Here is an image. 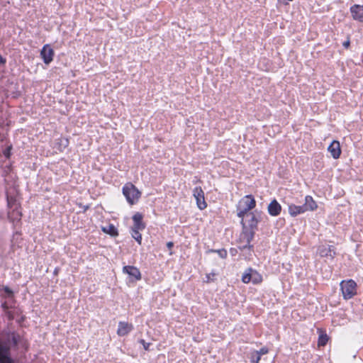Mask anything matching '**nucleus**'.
Segmentation results:
<instances>
[{
  "label": "nucleus",
  "instance_id": "29",
  "mask_svg": "<svg viewBox=\"0 0 363 363\" xmlns=\"http://www.w3.org/2000/svg\"><path fill=\"white\" fill-rule=\"evenodd\" d=\"M215 276H216V274H214V273L206 274V281L209 282L211 281H213Z\"/></svg>",
  "mask_w": 363,
  "mask_h": 363
},
{
  "label": "nucleus",
  "instance_id": "6",
  "mask_svg": "<svg viewBox=\"0 0 363 363\" xmlns=\"http://www.w3.org/2000/svg\"><path fill=\"white\" fill-rule=\"evenodd\" d=\"M8 206L11 209L8 213L9 218L12 221H18L21 217V212L18 209V205L16 203L15 199L8 197Z\"/></svg>",
  "mask_w": 363,
  "mask_h": 363
},
{
  "label": "nucleus",
  "instance_id": "15",
  "mask_svg": "<svg viewBox=\"0 0 363 363\" xmlns=\"http://www.w3.org/2000/svg\"><path fill=\"white\" fill-rule=\"evenodd\" d=\"M268 212L272 216H278L281 210V205L277 201V200H273L268 206Z\"/></svg>",
  "mask_w": 363,
  "mask_h": 363
},
{
  "label": "nucleus",
  "instance_id": "21",
  "mask_svg": "<svg viewBox=\"0 0 363 363\" xmlns=\"http://www.w3.org/2000/svg\"><path fill=\"white\" fill-rule=\"evenodd\" d=\"M140 230L132 229V237L139 243L141 244L142 235L140 233Z\"/></svg>",
  "mask_w": 363,
  "mask_h": 363
},
{
  "label": "nucleus",
  "instance_id": "16",
  "mask_svg": "<svg viewBox=\"0 0 363 363\" xmlns=\"http://www.w3.org/2000/svg\"><path fill=\"white\" fill-rule=\"evenodd\" d=\"M143 216L140 213H135L133 216V220L134 222L133 226L132 229H136V230H143L145 228V225L142 222Z\"/></svg>",
  "mask_w": 363,
  "mask_h": 363
},
{
  "label": "nucleus",
  "instance_id": "5",
  "mask_svg": "<svg viewBox=\"0 0 363 363\" xmlns=\"http://www.w3.org/2000/svg\"><path fill=\"white\" fill-rule=\"evenodd\" d=\"M343 297L351 298L356 294V283L353 280L343 281L340 284Z\"/></svg>",
  "mask_w": 363,
  "mask_h": 363
},
{
  "label": "nucleus",
  "instance_id": "4",
  "mask_svg": "<svg viewBox=\"0 0 363 363\" xmlns=\"http://www.w3.org/2000/svg\"><path fill=\"white\" fill-rule=\"evenodd\" d=\"M242 281L245 284L252 282L254 284H257L262 281V277L257 271L249 268L242 274Z\"/></svg>",
  "mask_w": 363,
  "mask_h": 363
},
{
  "label": "nucleus",
  "instance_id": "11",
  "mask_svg": "<svg viewBox=\"0 0 363 363\" xmlns=\"http://www.w3.org/2000/svg\"><path fill=\"white\" fill-rule=\"evenodd\" d=\"M329 152L334 159L340 157L341 154V149L340 143L337 140H333L328 148Z\"/></svg>",
  "mask_w": 363,
  "mask_h": 363
},
{
  "label": "nucleus",
  "instance_id": "24",
  "mask_svg": "<svg viewBox=\"0 0 363 363\" xmlns=\"http://www.w3.org/2000/svg\"><path fill=\"white\" fill-rule=\"evenodd\" d=\"M213 252H217L220 257L224 259L227 257V251L225 250H214Z\"/></svg>",
  "mask_w": 363,
  "mask_h": 363
},
{
  "label": "nucleus",
  "instance_id": "22",
  "mask_svg": "<svg viewBox=\"0 0 363 363\" xmlns=\"http://www.w3.org/2000/svg\"><path fill=\"white\" fill-rule=\"evenodd\" d=\"M250 359L252 363H258L260 360L259 354L254 351L253 352L251 353Z\"/></svg>",
  "mask_w": 363,
  "mask_h": 363
},
{
  "label": "nucleus",
  "instance_id": "1",
  "mask_svg": "<svg viewBox=\"0 0 363 363\" xmlns=\"http://www.w3.org/2000/svg\"><path fill=\"white\" fill-rule=\"evenodd\" d=\"M11 344H17L16 337L13 334L8 336L6 342H0V363H13L10 357Z\"/></svg>",
  "mask_w": 363,
  "mask_h": 363
},
{
  "label": "nucleus",
  "instance_id": "8",
  "mask_svg": "<svg viewBox=\"0 0 363 363\" xmlns=\"http://www.w3.org/2000/svg\"><path fill=\"white\" fill-rule=\"evenodd\" d=\"M194 197L196 201V204L200 210H203L206 208L207 204L204 199V193L201 187H196L193 191Z\"/></svg>",
  "mask_w": 363,
  "mask_h": 363
},
{
  "label": "nucleus",
  "instance_id": "12",
  "mask_svg": "<svg viewBox=\"0 0 363 363\" xmlns=\"http://www.w3.org/2000/svg\"><path fill=\"white\" fill-rule=\"evenodd\" d=\"M133 328L132 324L127 322H119L117 334L119 336H124L128 335Z\"/></svg>",
  "mask_w": 363,
  "mask_h": 363
},
{
  "label": "nucleus",
  "instance_id": "25",
  "mask_svg": "<svg viewBox=\"0 0 363 363\" xmlns=\"http://www.w3.org/2000/svg\"><path fill=\"white\" fill-rule=\"evenodd\" d=\"M11 146L8 147L4 150V155L6 158H9L11 155Z\"/></svg>",
  "mask_w": 363,
  "mask_h": 363
},
{
  "label": "nucleus",
  "instance_id": "10",
  "mask_svg": "<svg viewBox=\"0 0 363 363\" xmlns=\"http://www.w3.org/2000/svg\"><path fill=\"white\" fill-rule=\"evenodd\" d=\"M350 11L354 20L363 23V6L354 5L350 8Z\"/></svg>",
  "mask_w": 363,
  "mask_h": 363
},
{
  "label": "nucleus",
  "instance_id": "13",
  "mask_svg": "<svg viewBox=\"0 0 363 363\" xmlns=\"http://www.w3.org/2000/svg\"><path fill=\"white\" fill-rule=\"evenodd\" d=\"M318 253L321 257H329L330 258H333L335 255L333 247L328 245L320 246L318 248Z\"/></svg>",
  "mask_w": 363,
  "mask_h": 363
},
{
  "label": "nucleus",
  "instance_id": "2",
  "mask_svg": "<svg viewBox=\"0 0 363 363\" xmlns=\"http://www.w3.org/2000/svg\"><path fill=\"white\" fill-rule=\"evenodd\" d=\"M256 201L252 195H247L242 198L237 205V215L238 217H245L250 213V211L255 207Z\"/></svg>",
  "mask_w": 363,
  "mask_h": 363
},
{
  "label": "nucleus",
  "instance_id": "3",
  "mask_svg": "<svg viewBox=\"0 0 363 363\" xmlns=\"http://www.w3.org/2000/svg\"><path fill=\"white\" fill-rule=\"evenodd\" d=\"M123 194L126 198L127 201L133 204L138 201L140 196V192L131 183H127L123 188Z\"/></svg>",
  "mask_w": 363,
  "mask_h": 363
},
{
  "label": "nucleus",
  "instance_id": "31",
  "mask_svg": "<svg viewBox=\"0 0 363 363\" xmlns=\"http://www.w3.org/2000/svg\"><path fill=\"white\" fill-rule=\"evenodd\" d=\"M342 45L345 48H347L350 46V40L344 42Z\"/></svg>",
  "mask_w": 363,
  "mask_h": 363
},
{
  "label": "nucleus",
  "instance_id": "14",
  "mask_svg": "<svg viewBox=\"0 0 363 363\" xmlns=\"http://www.w3.org/2000/svg\"><path fill=\"white\" fill-rule=\"evenodd\" d=\"M123 272L128 274L129 276L135 278L137 280L140 279L141 274L138 268L133 266H125L123 268Z\"/></svg>",
  "mask_w": 363,
  "mask_h": 363
},
{
  "label": "nucleus",
  "instance_id": "18",
  "mask_svg": "<svg viewBox=\"0 0 363 363\" xmlns=\"http://www.w3.org/2000/svg\"><path fill=\"white\" fill-rule=\"evenodd\" d=\"M306 208V211H313L317 208L316 203L313 198L310 196H306L305 198V203L303 205Z\"/></svg>",
  "mask_w": 363,
  "mask_h": 363
},
{
  "label": "nucleus",
  "instance_id": "9",
  "mask_svg": "<svg viewBox=\"0 0 363 363\" xmlns=\"http://www.w3.org/2000/svg\"><path fill=\"white\" fill-rule=\"evenodd\" d=\"M40 55L43 62L48 65L52 61L54 51L48 45H45L43 46Z\"/></svg>",
  "mask_w": 363,
  "mask_h": 363
},
{
  "label": "nucleus",
  "instance_id": "26",
  "mask_svg": "<svg viewBox=\"0 0 363 363\" xmlns=\"http://www.w3.org/2000/svg\"><path fill=\"white\" fill-rule=\"evenodd\" d=\"M4 291L9 297L12 296L13 291L8 286L4 287Z\"/></svg>",
  "mask_w": 363,
  "mask_h": 363
},
{
  "label": "nucleus",
  "instance_id": "23",
  "mask_svg": "<svg viewBox=\"0 0 363 363\" xmlns=\"http://www.w3.org/2000/svg\"><path fill=\"white\" fill-rule=\"evenodd\" d=\"M2 308H4L5 313L9 318V319H13V315L11 313V312L9 310V306H7L6 303H4L2 304Z\"/></svg>",
  "mask_w": 363,
  "mask_h": 363
},
{
  "label": "nucleus",
  "instance_id": "28",
  "mask_svg": "<svg viewBox=\"0 0 363 363\" xmlns=\"http://www.w3.org/2000/svg\"><path fill=\"white\" fill-rule=\"evenodd\" d=\"M255 352L257 353H259V356L261 357V355L265 354L268 352V349L266 347H263V348L260 349L259 351H255Z\"/></svg>",
  "mask_w": 363,
  "mask_h": 363
},
{
  "label": "nucleus",
  "instance_id": "20",
  "mask_svg": "<svg viewBox=\"0 0 363 363\" xmlns=\"http://www.w3.org/2000/svg\"><path fill=\"white\" fill-rule=\"evenodd\" d=\"M328 335L323 333L322 331L320 332L319 337H318V345L319 347L320 346H325L326 343L328 342Z\"/></svg>",
  "mask_w": 363,
  "mask_h": 363
},
{
  "label": "nucleus",
  "instance_id": "27",
  "mask_svg": "<svg viewBox=\"0 0 363 363\" xmlns=\"http://www.w3.org/2000/svg\"><path fill=\"white\" fill-rule=\"evenodd\" d=\"M140 342L143 345V346L145 350H147L149 349L150 343L146 342L144 340H140Z\"/></svg>",
  "mask_w": 363,
  "mask_h": 363
},
{
  "label": "nucleus",
  "instance_id": "17",
  "mask_svg": "<svg viewBox=\"0 0 363 363\" xmlns=\"http://www.w3.org/2000/svg\"><path fill=\"white\" fill-rule=\"evenodd\" d=\"M306 212V208L303 206H296L291 204L289 206V213L291 216H296L298 214Z\"/></svg>",
  "mask_w": 363,
  "mask_h": 363
},
{
  "label": "nucleus",
  "instance_id": "32",
  "mask_svg": "<svg viewBox=\"0 0 363 363\" xmlns=\"http://www.w3.org/2000/svg\"><path fill=\"white\" fill-rule=\"evenodd\" d=\"M5 62H6L5 59H4V58L0 55V65H4Z\"/></svg>",
  "mask_w": 363,
  "mask_h": 363
},
{
  "label": "nucleus",
  "instance_id": "19",
  "mask_svg": "<svg viewBox=\"0 0 363 363\" xmlns=\"http://www.w3.org/2000/svg\"><path fill=\"white\" fill-rule=\"evenodd\" d=\"M102 230L104 232H105L111 235H113V236L118 235L117 230L115 228V226L113 225H108L107 227H103Z\"/></svg>",
  "mask_w": 363,
  "mask_h": 363
},
{
  "label": "nucleus",
  "instance_id": "7",
  "mask_svg": "<svg viewBox=\"0 0 363 363\" xmlns=\"http://www.w3.org/2000/svg\"><path fill=\"white\" fill-rule=\"evenodd\" d=\"M242 218L241 223L244 228H250V229L257 227L258 220L254 213H249L245 215V217H240Z\"/></svg>",
  "mask_w": 363,
  "mask_h": 363
},
{
  "label": "nucleus",
  "instance_id": "30",
  "mask_svg": "<svg viewBox=\"0 0 363 363\" xmlns=\"http://www.w3.org/2000/svg\"><path fill=\"white\" fill-rule=\"evenodd\" d=\"M173 246H174V243L172 242H168L167 243V247L169 250H171Z\"/></svg>",
  "mask_w": 363,
  "mask_h": 363
}]
</instances>
